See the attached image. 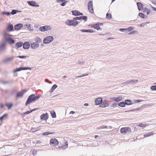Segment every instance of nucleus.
Listing matches in <instances>:
<instances>
[{"label":"nucleus","instance_id":"obj_63","mask_svg":"<svg viewBox=\"0 0 156 156\" xmlns=\"http://www.w3.org/2000/svg\"><path fill=\"white\" fill-rule=\"evenodd\" d=\"M74 113H75V112H74L73 111H71L70 112V114H74Z\"/></svg>","mask_w":156,"mask_h":156},{"label":"nucleus","instance_id":"obj_11","mask_svg":"<svg viewBox=\"0 0 156 156\" xmlns=\"http://www.w3.org/2000/svg\"><path fill=\"white\" fill-rule=\"evenodd\" d=\"M39 44L35 42L32 43L30 45V48L34 50L37 49L39 47Z\"/></svg>","mask_w":156,"mask_h":156},{"label":"nucleus","instance_id":"obj_51","mask_svg":"<svg viewBox=\"0 0 156 156\" xmlns=\"http://www.w3.org/2000/svg\"><path fill=\"white\" fill-rule=\"evenodd\" d=\"M67 1H66L62 2L60 5L62 6H64L66 5V3H67Z\"/></svg>","mask_w":156,"mask_h":156},{"label":"nucleus","instance_id":"obj_30","mask_svg":"<svg viewBox=\"0 0 156 156\" xmlns=\"http://www.w3.org/2000/svg\"><path fill=\"white\" fill-rule=\"evenodd\" d=\"M126 104L128 105H130L132 104V101L129 100H126L125 101Z\"/></svg>","mask_w":156,"mask_h":156},{"label":"nucleus","instance_id":"obj_62","mask_svg":"<svg viewBox=\"0 0 156 156\" xmlns=\"http://www.w3.org/2000/svg\"><path fill=\"white\" fill-rule=\"evenodd\" d=\"M152 8H153V9L154 11H156V8H155L154 7L151 6Z\"/></svg>","mask_w":156,"mask_h":156},{"label":"nucleus","instance_id":"obj_31","mask_svg":"<svg viewBox=\"0 0 156 156\" xmlns=\"http://www.w3.org/2000/svg\"><path fill=\"white\" fill-rule=\"evenodd\" d=\"M72 14L75 16H79L80 12L76 10L73 11L72 12Z\"/></svg>","mask_w":156,"mask_h":156},{"label":"nucleus","instance_id":"obj_9","mask_svg":"<svg viewBox=\"0 0 156 156\" xmlns=\"http://www.w3.org/2000/svg\"><path fill=\"white\" fill-rule=\"evenodd\" d=\"M109 105L108 102L106 100H104L102 101L100 105L101 108H104L108 107Z\"/></svg>","mask_w":156,"mask_h":156},{"label":"nucleus","instance_id":"obj_39","mask_svg":"<svg viewBox=\"0 0 156 156\" xmlns=\"http://www.w3.org/2000/svg\"><path fill=\"white\" fill-rule=\"evenodd\" d=\"M17 12V10L13 9L12 10L11 12V14L12 15H14Z\"/></svg>","mask_w":156,"mask_h":156},{"label":"nucleus","instance_id":"obj_64","mask_svg":"<svg viewBox=\"0 0 156 156\" xmlns=\"http://www.w3.org/2000/svg\"><path fill=\"white\" fill-rule=\"evenodd\" d=\"M99 35L101 36L102 37L104 35V34H100Z\"/></svg>","mask_w":156,"mask_h":156},{"label":"nucleus","instance_id":"obj_38","mask_svg":"<svg viewBox=\"0 0 156 156\" xmlns=\"http://www.w3.org/2000/svg\"><path fill=\"white\" fill-rule=\"evenodd\" d=\"M106 17L108 19H110L112 18V15L110 13H107L106 14Z\"/></svg>","mask_w":156,"mask_h":156},{"label":"nucleus","instance_id":"obj_34","mask_svg":"<svg viewBox=\"0 0 156 156\" xmlns=\"http://www.w3.org/2000/svg\"><path fill=\"white\" fill-rule=\"evenodd\" d=\"M125 102H122L118 104L121 107H124L125 106Z\"/></svg>","mask_w":156,"mask_h":156},{"label":"nucleus","instance_id":"obj_54","mask_svg":"<svg viewBox=\"0 0 156 156\" xmlns=\"http://www.w3.org/2000/svg\"><path fill=\"white\" fill-rule=\"evenodd\" d=\"M119 30L120 31L122 32H125V29L120 28L119 29Z\"/></svg>","mask_w":156,"mask_h":156},{"label":"nucleus","instance_id":"obj_40","mask_svg":"<svg viewBox=\"0 0 156 156\" xmlns=\"http://www.w3.org/2000/svg\"><path fill=\"white\" fill-rule=\"evenodd\" d=\"M81 16L80 17H76L73 18V20L75 21H76L77 20H81Z\"/></svg>","mask_w":156,"mask_h":156},{"label":"nucleus","instance_id":"obj_59","mask_svg":"<svg viewBox=\"0 0 156 156\" xmlns=\"http://www.w3.org/2000/svg\"><path fill=\"white\" fill-rule=\"evenodd\" d=\"M129 32V30H128V28L127 29H125V32L126 33H128Z\"/></svg>","mask_w":156,"mask_h":156},{"label":"nucleus","instance_id":"obj_50","mask_svg":"<svg viewBox=\"0 0 156 156\" xmlns=\"http://www.w3.org/2000/svg\"><path fill=\"white\" fill-rule=\"evenodd\" d=\"M2 14H5V15H7V16H9V15H10V12H4L2 13Z\"/></svg>","mask_w":156,"mask_h":156},{"label":"nucleus","instance_id":"obj_13","mask_svg":"<svg viewBox=\"0 0 156 156\" xmlns=\"http://www.w3.org/2000/svg\"><path fill=\"white\" fill-rule=\"evenodd\" d=\"M27 3L30 6H34L39 7V5L38 4L37 2L34 1H27Z\"/></svg>","mask_w":156,"mask_h":156},{"label":"nucleus","instance_id":"obj_48","mask_svg":"<svg viewBox=\"0 0 156 156\" xmlns=\"http://www.w3.org/2000/svg\"><path fill=\"white\" fill-rule=\"evenodd\" d=\"M34 110H35V109H33L32 110L27 111L26 112H25L24 114H28L30 113L32 111H34Z\"/></svg>","mask_w":156,"mask_h":156},{"label":"nucleus","instance_id":"obj_37","mask_svg":"<svg viewBox=\"0 0 156 156\" xmlns=\"http://www.w3.org/2000/svg\"><path fill=\"white\" fill-rule=\"evenodd\" d=\"M137 126L141 127H144L146 126V124L141 123L138 124Z\"/></svg>","mask_w":156,"mask_h":156},{"label":"nucleus","instance_id":"obj_18","mask_svg":"<svg viewBox=\"0 0 156 156\" xmlns=\"http://www.w3.org/2000/svg\"><path fill=\"white\" fill-rule=\"evenodd\" d=\"M100 24H101V23H99L96 24H91L90 25H89V26H90V27L92 28H94L95 29L98 30L99 29H101L99 26V25H100Z\"/></svg>","mask_w":156,"mask_h":156},{"label":"nucleus","instance_id":"obj_24","mask_svg":"<svg viewBox=\"0 0 156 156\" xmlns=\"http://www.w3.org/2000/svg\"><path fill=\"white\" fill-rule=\"evenodd\" d=\"M30 24L29 23L25 24L24 26L25 28H27L29 31H33V29H31L30 27Z\"/></svg>","mask_w":156,"mask_h":156},{"label":"nucleus","instance_id":"obj_27","mask_svg":"<svg viewBox=\"0 0 156 156\" xmlns=\"http://www.w3.org/2000/svg\"><path fill=\"white\" fill-rule=\"evenodd\" d=\"M23 45V43L22 42H17L16 44V46L17 47V48L21 47Z\"/></svg>","mask_w":156,"mask_h":156},{"label":"nucleus","instance_id":"obj_57","mask_svg":"<svg viewBox=\"0 0 156 156\" xmlns=\"http://www.w3.org/2000/svg\"><path fill=\"white\" fill-rule=\"evenodd\" d=\"M66 0H57V2H63L66 1H65Z\"/></svg>","mask_w":156,"mask_h":156},{"label":"nucleus","instance_id":"obj_56","mask_svg":"<svg viewBox=\"0 0 156 156\" xmlns=\"http://www.w3.org/2000/svg\"><path fill=\"white\" fill-rule=\"evenodd\" d=\"M80 31L82 32H87V30H85V29H82L80 30Z\"/></svg>","mask_w":156,"mask_h":156},{"label":"nucleus","instance_id":"obj_22","mask_svg":"<svg viewBox=\"0 0 156 156\" xmlns=\"http://www.w3.org/2000/svg\"><path fill=\"white\" fill-rule=\"evenodd\" d=\"M7 30L8 32H10L13 30V27L12 24H9L8 25L7 29Z\"/></svg>","mask_w":156,"mask_h":156},{"label":"nucleus","instance_id":"obj_8","mask_svg":"<svg viewBox=\"0 0 156 156\" xmlns=\"http://www.w3.org/2000/svg\"><path fill=\"white\" fill-rule=\"evenodd\" d=\"M131 131V129L129 127H123L121 129L120 132L121 133H126Z\"/></svg>","mask_w":156,"mask_h":156},{"label":"nucleus","instance_id":"obj_2","mask_svg":"<svg viewBox=\"0 0 156 156\" xmlns=\"http://www.w3.org/2000/svg\"><path fill=\"white\" fill-rule=\"evenodd\" d=\"M7 49L6 43L4 41L0 44V52H5Z\"/></svg>","mask_w":156,"mask_h":156},{"label":"nucleus","instance_id":"obj_35","mask_svg":"<svg viewBox=\"0 0 156 156\" xmlns=\"http://www.w3.org/2000/svg\"><path fill=\"white\" fill-rule=\"evenodd\" d=\"M54 133L50 132H45L43 133V135L44 136L47 135L49 134H52Z\"/></svg>","mask_w":156,"mask_h":156},{"label":"nucleus","instance_id":"obj_17","mask_svg":"<svg viewBox=\"0 0 156 156\" xmlns=\"http://www.w3.org/2000/svg\"><path fill=\"white\" fill-rule=\"evenodd\" d=\"M27 91V90H22L21 91L17 93L16 97L17 98L22 97L23 94Z\"/></svg>","mask_w":156,"mask_h":156},{"label":"nucleus","instance_id":"obj_47","mask_svg":"<svg viewBox=\"0 0 156 156\" xmlns=\"http://www.w3.org/2000/svg\"><path fill=\"white\" fill-rule=\"evenodd\" d=\"M18 57L21 58H26L28 57L27 56H19Z\"/></svg>","mask_w":156,"mask_h":156},{"label":"nucleus","instance_id":"obj_23","mask_svg":"<svg viewBox=\"0 0 156 156\" xmlns=\"http://www.w3.org/2000/svg\"><path fill=\"white\" fill-rule=\"evenodd\" d=\"M23 45V47L24 49H28L30 46V44L27 42H25Z\"/></svg>","mask_w":156,"mask_h":156},{"label":"nucleus","instance_id":"obj_3","mask_svg":"<svg viewBox=\"0 0 156 156\" xmlns=\"http://www.w3.org/2000/svg\"><path fill=\"white\" fill-rule=\"evenodd\" d=\"M66 24L69 26L75 27L78 24V21H75L73 20H67L66 21Z\"/></svg>","mask_w":156,"mask_h":156},{"label":"nucleus","instance_id":"obj_19","mask_svg":"<svg viewBox=\"0 0 156 156\" xmlns=\"http://www.w3.org/2000/svg\"><path fill=\"white\" fill-rule=\"evenodd\" d=\"M68 146V144L67 142L65 141L64 145H62L61 146L58 147L59 149H65Z\"/></svg>","mask_w":156,"mask_h":156},{"label":"nucleus","instance_id":"obj_46","mask_svg":"<svg viewBox=\"0 0 156 156\" xmlns=\"http://www.w3.org/2000/svg\"><path fill=\"white\" fill-rule=\"evenodd\" d=\"M149 23V22H146L145 23H142L141 24L140 26V27H144L146 24H147Z\"/></svg>","mask_w":156,"mask_h":156},{"label":"nucleus","instance_id":"obj_32","mask_svg":"<svg viewBox=\"0 0 156 156\" xmlns=\"http://www.w3.org/2000/svg\"><path fill=\"white\" fill-rule=\"evenodd\" d=\"M50 113L52 118H55L56 117V113L54 111H51L50 112Z\"/></svg>","mask_w":156,"mask_h":156},{"label":"nucleus","instance_id":"obj_61","mask_svg":"<svg viewBox=\"0 0 156 156\" xmlns=\"http://www.w3.org/2000/svg\"><path fill=\"white\" fill-rule=\"evenodd\" d=\"M4 105H3V104H0V107H1V108H3L4 107Z\"/></svg>","mask_w":156,"mask_h":156},{"label":"nucleus","instance_id":"obj_44","mask_svg":"<svg viewBox=\"0 0 156 156\" xmlns=\"http://www.w3.org/2000/svg\"><path fill=\"white\" fill-rule=\"evenodd\" d=\"M7 115V114H4L2 116L0 117V120L1 121H2L3 120V118L4 117H6Z\"/></svg>","mask_w":156,"mask_h":156},{"label":"nucleus","instance_id":"obj_29","mask_svg":"<svg viewBox=\"0 0 156 156\" xmlns=\"http://www.w3.org/2000/svg\"><path fill=\"white\" fill-rule=\"evenodd\" d=\"M6 41H7L10 44H13L15 43L14 40L12 39L11 37Z\"/></svg>","mask_w":156,"mask_h":156},{"label":"nucleus","instance_id":"obj_15","mask_svg":"<svg viewBox=\"0 0 156 156\" xmlns=\"http://www.w3.org/2000/svg\"><path fill=\"white\" fill-rule=\"evenodd\" d=\"M40 118L42 120H47L48 118V114L47 113L43 114L41 115Z\"/></svg>","mask_w":156,"mask_h":156},{"label":"nucleus","instance_id":"obj_28","mask_svg":"<svg viewBox=\"0 0 156 156\" xmlns=\"http://www.w3.org/2000/svg\"><path fill=\"white\" fill-rule=\"evenodd\" d=\"M5 105L8 108V109H10L13 105L12 103H6Z\"/></svg>","mask_w":156,"mask_h":156},{"label":"nucleus","instance_id":"obj_43","mask_svg":"<svg viewBox=\"0 0 156 156\" xmlns=\"http://www.w3.org/2000/svg\"><path fill=\"white\" fill-rule=\"evenodd\" d=\"M151 89L152 90H156V85L151 86Z\"/></svg>","mask_w":156,"mask_h":156},{"label":"nucleus","instance_id":"obj_6","mask_svg":"<svg viewBox=\"0 0 156 156\" xmlns=\"http://www.w3.org/2000/svg\"><path fill=\"white\" fill-rule=\"evenodd\" d=\"M14 57L13 56L5 58L2 60V62L4 63H8L12 62L14 59Z\"/></svg>","mask_w":156,"mask_h":156},{"label":"nucleus","instance_id":"obj_52","mask_svg":"<svg viewBox=\"0 0 156 156\" xmlns=\"http://www.w3.org/2000/svg\"><path fill=\"white\" fill-rule=\"evenodd\" d=\"M128 28L129 31H131L132 30H133L134 29V27H128Z\"/></svg>","mask_w":156,"mask_h":156},{"label":"nucleus","instance_id":"obj_26","mask_svg":"<svg viewBox=\"0 0 156 156\" xmlns=\"http://www.w3.org/2000/svg\"><path fill=\"white\" fill-rule=\"evenodd\" d=\"M138 9L139 10H141L143 7V4L140 2H138L137 3Z\"/></svg>","mask_w":156,"mask_h":156},{"label":"nucleus","instance_id":"obj_58","mask_svg":"<svg viewBox=\"0 0 156 156\" xmlns=\"http://www.w3.org/2000/svg\"><path fill=\"white\" fill-rule=\"evenodd\" d=\"M101 126V127L102 129L106 128H107V126L105 125H103Z\"/></svg>","mask_w":156,"mask_h":156},{"label":"nucleus","instance_id":"obj_4","mask_svg":"<svg viewBox=\"0 0 156 156\" xmlns=\"http://www.w3.org/2000/svg\"><path fill=\"white\" fill-rule=\"evenodd\" d=\"M53 40V38L52 36H48L46 37L43 40L44 44H48L51 42Z\"/></svg>","mask_w":156,"mask_h":156},{"label":"nucleus","instance_id":"obj_60","mask_svg":"<svg viewBox=\"0 0 156 156\" xmlns=\"http://www.w3.org/2000/svg\"><path fill=\"white\" fill-rule=\"evenodd\" d=\"M80 64H83L84 63V62H78Z\"/></svg>","mask_w":156,"mask_h":156},{"label":"nucleus","instance_id":"obj_49","mask_svg":"<svg viewBox=\"0 0 156 156\" xmlns=\"http://www.w3.org/2000/svg\"><path fill=\"white\" fill-rule=\"evenodd\" d=\"M57 87V86L56 84H54L53 85L51 89L52 91H53Z\"/></svg>","mask_w":156,"mask_h":156},{"label":"nucleus","instance_id":"obj_53","mask_svg":"<svg viewBox=\"0 0 156 156\" xmlns=\"http://www.w3.org/2000/svg\"><path fill=\"white\" fill-rule=\"evenodd\" d=\"M94 32V31H93V30L90 29H88L87 30V32H89L90 33H93Z\"/></svg>","mask_w":156,"mask_h":156},{"label":"nucleus","instance_id":"obj_7","mask_svg":"<svg viewBox=\"0 0 156 156\" xmlns=\"http://www.w3.org/2000/svg\"><path fill=\"white\" fill-rule=\"evenodd\" d=\"M58 141L55 138H51L50 140V144L52 146H56L58 145Z\"/></svg>","mask_w":156,"mask_h":156},{"label":"nucleus","instance_id":"obj_12","mask_svg":"<svg viewBox=\"0 0 156 156\" xmlns=\"http://www.w3.org/2000/svg\"><path fill=\"white\" fill-rule=\"evenodd\" d=\"M51 27L50 26H45L41 27L40 28V30L41 31H45L50 30Z\"/></svg>","mask_w":156,"mask_h":156},{"label":"nucleus","instance_id":"obj_36","mask_svg":"<svg viewBox=\"0 0 156 156\" xmlns=\"http://www.w3.org/2000/svg\"><path fill=\"white\" fill-rule=\"evenodd\" d=\"M144 12H146L147 15H148L150 12V10L147 8H145Z\"/></svg>","mask_w":156,"mask_h":156},{"label":"nucleus","instance_id":"obj_5","mask_svg":"<svg viewBox=\"0 0 156 156\" xmlns=\"http://www.w3.org/2000/svg\"><path fill=\"white\" fill-rule=\"evenodd\" d=\"M87 8L89 12L90 13H94L93 2L92 1H90L89 2L87 5Z\"/></svg>","mask_w":156,"mask_h":156},{"label":"nucleus","instance_id":"obj_10","mask_svg":"<svg viewBox=\"0 0 156 156\" xmlns=\"http://www.w3.org/2000/svg\"><path fill=\"white\" fill-rule=\"evenodd\" d=\"M27 69H30L31 70V68L29 67H20L19 68H16L15 70L13 71V72L14 73H15L16 72L20 71L22 70H25Z\"/></svg>","mask_w":156,"mask_h":156},{"label":"nucleus","instance_id":"obj_1","mask_svg":"<svg viewBox=\"0 0 156 156\" xmlns=\"http://www.w3.org/2000/svg\"><path fill=\"white\" fill-rule=\"evenodd\" d=\"M41 97V95L39 94L35 96L34 94H33L29 96L25 103V105L27 106L30 103L35 101Z\"/></svg>","mask_w":156,"mask_h":156},{"label":"nucleus","instance_id":"obj_14","mask_svg":"<svg viewBox=\"0 0 156 156\" xmlns=\"http://www.w3.org/2000/svg\"><path fill=\"white\" fill-rule=\"evenodd\" d=\"M3 37L5 40L6 41L11 37L10 35L5 30L3 33Z\"/></svg>","mask_w":156,"mask_h":156},{"label":"nucleus","instance_id":"obj_33","mask_svg":"<svg viewBox=\"0 0 156 156\" xmlns=\"http://www.w3.org/2000/svg\"><path fill=\"white\" fill-rule=\"evenodd\" d=\"M153 134V133L152 132H151L144 134V137H147L152 135Z\"/></svg>","mask_w":156,"mask_h":156},{"label":"nucleus","instance_id":"obj_55","mask_svg":"<svg viewBox=\"0 0 156 156\" xmlns=\"http://www.w3.org/2000/svg\"><path fill=\"white\" fill-rule=\"evenodd\" d=\"M88 75V74H83L80 75V76H78L77 77H83L85 76H86V75Z\"/></svg>","mask_w":156,"mask_h":156},{"label":"nucleus","instance_id":"obj_41","mask_svg":"<svg viewBox=\"0 0 156 156\" xmlns=\"http://www.w3.org/2000/svg\"><path fill=\"white\" fill-rule=\"evenodd\" d=\"M81 20L83 19L85 21H87V17L85 16H81Z\"/></svg>","mask_w":156,"mask_h":156},{"label":"nucleus","instance_id":"obj_20","mask_svg":"<svg viewBox=\"0 0 156 156\" xmlns=\"http://www.w3.org/2000/svg\"><path fill=\"white\" fill-rule=\"evenodd\" d=\"M23 26L22 24H18L14 26V29L16 30H18L20 29L23 27Z\"/></svg>","mask_w":156,"mask_h":156},{"label":"nucleus","instance_id":"obj_25","mask_svg":"<svg viewBox=\"0 0 156 156\" xmlns=\"http://www.w3.org/2000/svg\"><path fill=\"white\" fill-rule=\"evenodd\" d=\"M34 41H36L35 42L37 43L38 44L41 43L42 42V39L38 37H36L34 38Z\"/></svg>","mask_w":156,"mask_h":156},{"label":"nucleus","instance_id":"obj_21","mask_svg":"<svg viewBox=\"0 0 156 156\" xmlns=\"http://www.w3.org/2000/svg\"><path fill=\"white\" fill-rule=\"evenodd\" d=\"M102 101V99L101 98H98L95 100L96 104V105H100Z\"/></svg>","mask_w":156,"mask_h":156},{"label":"nucleus","instance_id":"obj_16","mask_svg":"<svg viewBox=\"0 0 156 156\" xmlns=\"http://www.w3.org/2000/svg\"><path fill=\"white\" fill-rule=\"evenodd\" d=\"M123 98L121 96H119L118 97H113L111 98V100L113 101L116 102H119L121 101L122 100Z\"/></svg>","mask_w":156,"mask_h":156},{"label":"nucleus","instance_id":"obj_42","mask_svg":"<svg viewBox=\"0 0 156 156\" xmlns=\"http://www.w3.org/2000/svg\"><path fill=\"white\" fill-rule=\"evenodd\" d=\"M138 15L141 18H144V15L142 13H140Z\"/></svg>","mask_w":156,"mask_h":156},{"label":"nucleus","instance_id":"obj_45","mask_svg":"<svg viewBox=\"0 0 156 156\" xmlns=\"http://www.w3.org/2000/svg\"><path fill=\"white\" fill-rule=\"evenodd\" d=\"M138 33L137 31L136 30H134L132 32H130L129 33V34H137Z\"/></svg>","mask_w":156,"mask_h":156}]
</instances>
